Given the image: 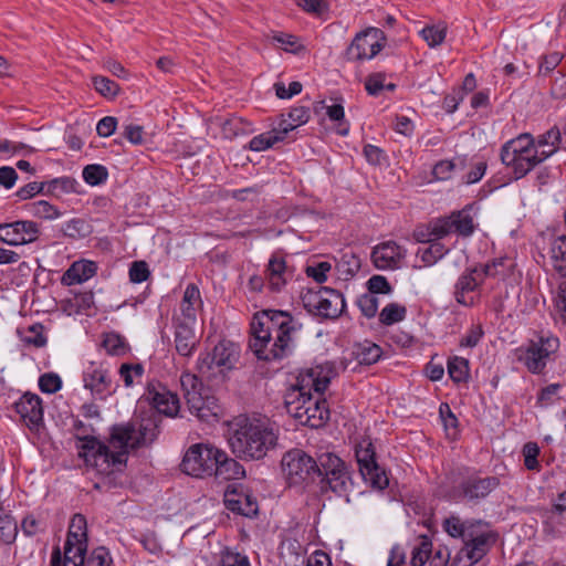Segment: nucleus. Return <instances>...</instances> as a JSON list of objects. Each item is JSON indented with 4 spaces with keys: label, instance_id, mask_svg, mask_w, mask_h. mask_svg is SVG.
<instances>
[{
    "label": "nucleus",
    "instance_id": "f257e3e1",
    "mask_svg": "<svg viewBox=\"0 0 566 566\" xmlns=\"http://www.w3.org/2000/svg\"><path fill=\"white\" fill-rule=\"evenodd\" d=\"M302 333L298 316L287 311L263 310L253 316L249 346L259 359L282 360L292 355Z\"/></svg>",
    "mask_w": 566,
    "mask_h": 566
},
{
    "label": "nucleus",
    "instance_id": "f03ea898",
    "mask_svg": "<svg viewBox=\"0 0 566 566\" xmlns=\"http://www.w3.org/2000/svg\"><path fill=\"white\" fill-rule=\"evenodd\" d=\"M329 385L328 377H319L313 369L292 386L284 395L287 413L300 424L313 429L324 427L329 420L331 411L323 397Z\"/></svg>",
    "mask_w": 566,
    "mask_h": 566
},
{
    "label": "nucleus",
    "instance_id": "7ed1b4c3",
    "mask_svg": "<svg viewBox=\"0 0 566 566\" xmlns=\"http://www.w3.org/2000/svg\"><path fill=\"white\" fill-rule=\"evenodd\" d=\"M277 432L266 419L235 417L229 423L228 442L235 457L260 460L277 444Z\"/></svg>",
    "mask_w": 566,
    "mask_h": 566
},
{
    "label": "nucleus",
    "instance_id": "20e7f679",
    "mask_svg": "<svg viewBox=\"0 0 566 566\" xmlns=\"http://www.w3.org/2000/svg\"><path fill=\"white\" fill-rule=\"evenodd\" d=\"M161 417L151 409L139 408L130 421L114 424L111 429L109 446L138 450L149 447L157 439Z\"/></svg>",
    "mask_w": 566,
    "mask_h": 566
},
{
    "label": "nucleus",
    "instance_id": "39448f33",
    "mask_svg": "<svg viewBox=\"0 0 566 566\" xmlns=\"http://www.w3.org/2000/svg\"><path fill=\"white\" fill-rule=\"evenodd\" d=\"M500 486L496 475H482L475 469L464 468L459 471L449 490V497L454 502L478 505Z\"/></svg>",
    "mask_w": 566,
    "mask_h": 566
},
{
    "label": "nucleus",
    "instance_id": "423d86ee",
    "mask_svg": "<svg viewBox=\"0 0 566 566\" xmlns=\"http://www.w3.org/2000/svg\"><path fill=\"white\" fill-rule=\"evenodd\" d=\"M76 448L85 465L99 474H111L115 468L125 465L127 462V448H116V451H112L109 446L98 439L86 440L84 444H76Z\"/></svg>",
    "mask_w": 566,
    "mask_h": 566
},
{
    "label": "nucleus",
    "instance_id": "0eeeda50",
    "mask_svg": "<svg viewBox=\"0 0 566 566\" xmlns=\"http://www.w3.org/2000/svg\"><path fill=\"white\" fill-rule=\"evenodd\" d=\"M282 471L290 486L306 489L321 476L317 461L302 449L287 451L281 461Z\"/></svg>",
    "mask_w": 566,
    "mask_h": 566
},
{
    "label": "nucleus",
    "instance_id": "6e6552de",
    "mask_svg": "<svg viewBox=\"0 0 566 566\" xmlns=\"http://www.w3.org/2000/svg\"><path fill=\"white\" fill-rule=\"evenodd\" d=\"M302 302L310 313L326 319L338 318L346 307L343 294L331 287L308 289L302 294Z\"/></svg>",
    "mask_w": 566,
    "mask_h": 566
},
{
    "label": "nucleus",
    "instance_id": "1a4fd4ad",
    "mask_svg": "<svg viewBox=\"0 0 566 566\" xmlns=\"http://www.w3.org/2000/svg\"><path fill=\"white\" fill-rule=\"evenodd\" d=\"M559 339L554 336H539L538 340H530L515 349L514 354L520 363L532 374H542L546 368L552 354L557 352Z\"/></svg>",
    "mask_w": 566,
    "mask_h": 566
},
{
    "label": "nucleus",
    "instance_id": "9d476101",
    "mask_svg": "<svg viewBox=\"0 0 566 566\" xmlns=\"http://www.w3.org/2000/svg\"><path fill=\"white\" fill-rule=\"evenodd\" d=\"M219 450L206 443L190 446L180 463L181 471L195 478L211 476L213 465L219 459Z\"/></svg>",
    "mask_w": 566,
    "mask_h": 566
},
{
    "label": "nucleus",
    "instance_id": "9b49d317",
    "mask_svg": "<svg viewBox=\"0 0 566 566\" xmlns=\"http://www.w3.org/2000/svg\"><path fill=\"white\" fill-rule=\"evenodd\" d=\"M386 42L382 30L369 27L355 35L345 51V57L352 62L371 60L385 48Z\"/></svg>",
    "mask_w": 566,
    "mask_h": 566
},
{
    "label": "nucleus",
    "instance_id": "f8f14e48",
    "mask_svg": "<svg viewBox=\"0 0 566 566\" xmlns=\"http://www.w3.org/2000/svg\"><path fill=\"white\" fill-rule=\"evenodd\" d=\"M239 357V346L231 340L222 339L213 347L211 353L198 358L197 367L202 375L210 376L214 374V368L219 373H224L234 368Z\"/></svg>",
    "mask_w": 566,
    "mask_h": 566
},
{
    "label": "nucleus",
    "instance_id": "ddd939ff",
    "mask_svg": "<svg viewBox=\"0 0 566 566\" xmlns=\"http://www.w3.org/2000/svg\"><path fill=\"white\" fill-rule=\"evenodd\" d=\"M355 455L365 482L378 490H384L389 485L385 469L376 461L375 447L370 440L364 439L360 441L355 448Z\"/></svg>",
    "mask_w": 566,
    "mask_h": 566
},
{
    "label": "nucleus",
    "instance_id": "4468645a",
    "mask_svg": "<svg viewBox=\"0 0 566 566\" xmlns=\"http://www.w3.org/2000/svg\"><path fill=\"white\" fill-rule=\"evenodd\" d=\"M142 400L146 401L158 416L174 418L180 410V400L176 392L158 380L147 382Z\"/></svg>",
    "mask_w": 566,
    "mask_h": 566
},
{
    "label": "nucleus",
    "instance_id": "2eb2a0df",
    "mask_svg": "<svg viewBox=\"0 0 566 566\" xmlns=\"http://www.w3.org/2000/svg\"><path fill=\"white\" fill-rule=\"evenodd\" d=\"M40 234V226L32 220L0 223V241L11 247L33 243Z\"/></svg>",
    "mask_w": 566,
    "mask_h": 566
},
{
    "label": "nucleus",
    "instance_id": "dca6fc26",
    "mask_svg": "<svg viewBox=\"0 0 566 566\" xmlns=\"http://www.w3.org/2000/svg\"><path fill=\"white\" fill-rule=\"evenodd\" d=\"M83 384L98 399H105L114 392L111 371L103 363L87 364L83 370Z\"/></svg>",
    "mask_w": 566,
    "mask_h": 566
},
{
    "label": "nucleus",
    "instance_id": "f3484780",
    "mask_svg": "<svg viewBox=\"0 0 566 566\" xmlns=\"http://www.w3.org/2000/svg\"><path fill=\"white\" fill-rule=\"evenodd\" d=\"M223 502L229 511L245 517H254L259 513L256 499L242 484H229Z\"/></svg>",
    "mask_w": 566,
    "mask_h": 566
},
{
    "label": "nucleus",
    "instance_id": "a211bd4d",
    "mask_svg": "<svg viewBox=\"0 0 566 566\" xmlns=\"http://www.w3.org/2000/svg\"><path fill=\"white\" fill-rule=\"evenodd\" d=\"M485 275L478 266L465 270L454 285V298L460 305L472 307L476 303L472 295L484 282Z\"/></svg>",
    "mask_w": 566,
    "mask_h": 566
},
{
    "label": "nucleus",
    "instance_id": "6ab92c4d",
    "mask_svg": "<svg viewBox=\"0 0 566 566\" xmlns=\"http://www.w3.org/2000/svg\"><path fill=\"white\" fill-rule=\"evenodd\" d=\"M496 535L493 532L481 533L473 528V534L468 535L463 542L462 548L458 553V558L465 557L468 564L463 566H471L481 560L488 553L490 543H494Z\"/></svg>",
    "mask_w": 566,
    "mask_h": 566
},
{
    "label": "nucleus",
    "instance_id": "aec40b11",
    "mask_svg": "<svg viewBox=\"0 0 566 566\" xmlns=\"http://www.w3.org/2000/svg\"><path fill=\"white\" fill-rule=\"evenodd\" d=\"M405 252L395 241H386L373 249L371 260L379 270H396L400 268Z\"/></svg>",
    "mask_w": 566,
    "mask_h": 566
},
{
    "label": "nucleus",
    "instance_id": "412c9836",
    "mask_svg": "<svg viewBox=\"0 0 566 566\" xmlns=\"http://www.w3.org/2000/svg\"><path fill=\"white\" fill-rule=\"evenodd\" d=\"M316 483L321 493L331 491L338 496L347 495L353 485L347 465H343V468H338L333 472L321 474V476H317Z\"/></svg>",
    "mask_w": 566,
    "mask_h": 566
},
{
    "label": "nucleus",
    "instance_id": "4be33fe9",
    "mask_svg": "<svg viewBox=\"0 0 566 566\" xmlns=\"http://www.w3.org/2000/svg\"><path fill=\"white\" fill-rule=\"evenodd\" d=\"M14 409L30 429L38 428L43 421L42 400L35 394H24L14 403Z\"/></svg>",
    "mask_w": 566,
    "mask_h": 566
},
{
    "label": "nucleus",
    "instance_id": "5701e85b",
    "mask_svg": "<svg viewBox=\"0 0 566 566\" xmlns=\"http://www.w3.org/2000/svg\"><path fill=\"white\" fill-rule=\"evenodd\" d=\"M291 277L285 258L274 252L265 269V280L271 292L279 293L286 285L287 280Z\"/></svg>",
    "mask_w": 566,
    "mask_h": 566
},
{
    "label": "nucleus",
    "instance_id": "b1692460",
    "mask_svg": "<svg viewBox=\"0 0 566 566\" xmlns=\"http://www.w3.org/2000/svg\"><path fill=\"white\" fill-rule=\"evenodd\" d=\"M55 552L59 553L60 563L62 566H84L87 543L78 542L76 535L66 536L63 553L59 546L53 547L51 558H53Z\"/></svg>",
    "mask_w": 566,
    "mask_h": 566
},
{
    "label": "nucleus",
    "instance_id": "393cba45",
    "mask_svg": "<svg viewBox=\"0 0 566 566\" xmlns=\"http://www.w3.org/2000/svg\"><path fill=\"white\" fill-rule=\"evenodd\" d=\"M175 326V347L177 353L184 357H190L199 344V337L196 334V325L174 322Z\"/></svg>",
    "mask_w": 566,
    "mask_h": 566
},
{
    "label": "nucleus",
    "instance_id": "a878e982",
    "mask_svg": "<svg viewBox=\"0 0 566 566\" xmlns=\"http://www.w3.org/2000/svg\"><path fill=\"white\" fill-rule=\"evenodd\" d=\"M538 148L535 147V140L531 134H521L518 137L506 142L501 148V160H511V156L537 155Z\"/></svg>",
    "mask_w": 566,
    "mask_h": 566
},
{
    "label": "nucleus",
    "instance_id": "bb28decb",
    "mask_svg": "<svg viewBox=\"0 0 566 566\" xmlns=\"http://www.w3.org/2000/svg\"><path fill=\"white\" fill-rule=\"evenodd\" d=\"M218 458L212 469V475H214L216 479L230 481L244 478L245 470L235 459L229 458L222 450H219Z\"/></svg>",
    "mask_w": 566,
    "mask_h": 566
},
{
    "label": "nucleus",
    "instance_id": "cd10ccee",
    "mask_svg": "<svg viewBox=\"0 0 566 566\" xmlns=\"http://www.w3.org/2000/svg\"><path fill=\"white\" fill-rule=\"evenodd\" d=\"M191 413H195L200 420L210 421L217 419L220 413V407L214 396L209 395L206 389L199 398L191 399V405L188 406Z\"/></svg>",
    "mask_w": 566,
    "mask_h": 566
},
{
    "label": "nucleus",
    "instance_id": "c85d7f7f",
    "mask_svg": "<svg viewBox=\"0 0 566 566\" xmlns=\"http://www.w3.org/2000/svg\"><path fill=\"white\" fill-rule=\"evenodd\" d=\"M482 525L483 521L481 520L462 521L457 515H451L447 517L442 523V527L449 536L453 538H461L463 542L465 541L468 535L473 534V528L480 527Z\"/></svg>",
    "mask_w": 566,
    "mask_h": 566
},
{
    "label": "nucleus",
    "instance_id": "c756f323",
    "mask_svg": "<svg viewBox=\"0 0 566 566\" xmlns=\"http://www.w3.org/2000/svg\"><path fill=\"white\" fill-rule=\"evenodd\" d=\"M97 265L93 261H76L63 274L62 281L67 285L80 284L95 275Z\"/></svg>",
    "mask_w": 566,
    "mask_h": 566
},
{
    "label": "nucleus",
    "instance_id": "7c9ffc66",
    "mask_svg": "<svg viewBox=\"0 0 566 566\" xmlns=\"http://www.w3.org/2000/svg\"><path fill=\"white\" fill-rule=\"evenodd\" d=\"M562 144V134L557 126H553L544 134L537 136L535 147L538 148L539 159H547L553 156Z\"/></svg>",
    "mask_w": 566,
    "mask_h": 566
},
{
    "label": "nucleus",
    "instance_id": "2f4dec72",
    "mask_svg": "<svg viewBox=\"0 0 566 566\" xmlns=\"http://www.w3.org/2000/svg\"><path fill=\"white\" fill-rule=\"evenodd\" d=\"M322 109H326V115L329 120L336 123V133L340 136H346L349 133V122L345 119L344 106L340 103H334L332 105H325L324 101L316 102L314 104V112L319 113Z\"/></svg>",
    "mask_w": 566,
    "mask_h": 566
},
{
    "label": "nucleus",
    "instance_id": "473e14b6",
    "mask_svg": "<svg viewBox=\"0 0 566 566\" xmlns=\"http://www.w3.org/2000/svg\"><path fill=\"white\" fill-rule=\"evenodd\" d=\"M549 258L554 271L566 279V232L555 237L549 243Z\"/></svg>",
    "mask_w": 566,
    "mask_h": 566
},
{
    "label": "nucleus",
    "instance_id": "72a5a7b5",
    "mask_svg": "<svg viewBox=\"0 0 566 566\" xmlns=\"http://www.w3.org/2000/svg\"><path fill=\"white\" fill-rule=\"evenodd\" d=\"M512 161L510 160H501L505 166L512 167L514 179H521L526 176L536 165L544 161L539 159V155H531V156H511Z\"/></svg>",
    "mask_w": 566,
    "mask_h": 566
},
{
    "label": "nucleus",
    "instance_id": "f704fd0d",
    "mask_svg": "<svg viewBox=\"0 0 566 566\" xmlns=\"http://www.w3.org/2000/svg\"><path fill=\"white\" fill-rule=\"evenodd\" d=\"M448 374L455 384L468 382L470 379L469 359L460 356H451L447 363Z\"/></svg>",
    "mask_w": 566,
    "mask_h": 566
},
{
    "label": "nucleus",
    "instance_id": "c9c22d12",
    "mask_svg": "<svg viewBox=\"0 0 566 566\" xmlns=\"http://www.w3.org/2000/svg\"><path fill=\"white\" fill-rule=\"evenodd\" d=\"M515 268L514 261L509 256H501L493 259L491 262L484 264L481 270L486 276H501L506 277L513 273Z\"/></svg>",
    "mask_w": 566,
    "mask_h": 566
},
{
    "label": "nucleus",
    "instance_id": "e433bc0d",
    "mask_svg": "<svg viewBox=\"0 0 566 566\" xmlns=\"http://www.w3.org/2000/svg\"><path fill=\"white\" fill-rule=\"evenodd\" d=\"M449 218L453 232L462 237H469L474 232L473 218L467 208L453 211Z\"/></svg>",
    "mask_w": 566,
    "mask_h": 566
},
{
    "label": "nucleus",
    "instance_id": "4c0bfd02",
    "mask_svg": "<svg viewBox=\"0 0 566 566\" xmlns=\"http://www.w3.org/2000/svg\"><path fill=\"white\" fill-rule=\"evenodd\" d=\"M252 132V123L239 116H231L222 124V134L230 139L251 134Z\"/></svg>",
    "mask_w": 566,
    "mask_h": 566
},
{
    "label": "nucleus",
    "instance_id": "58836bf2",
    "mask_svg": "<svg viewBox=\"0 0 566 566\" xmlns=\"http://www.w3.org/2000/svg\"><path fill=\"white\" fill-rule=\"evenodd\" d=\"M354 354L360 365H373L381 358L382 349L377 344L366 340L356 346Z\"/></svg>",
    "mask_w": 566,
    "mask_h": 566
},
{
    "label": "nucleus",
    "instance_id": "ea45409f",
    "mask_svg": "<svg viewBox=\"0 0 566 566\" xmlns=\"http://www.w3.org/2000/svg\"><path fill=\"white\" fill-rule=\"evenodd\" d=\"M180 384L188 406L191 405L192 396L193 398H199L206 390L202 381L191 373H182Z\"/></svg>",
    "mask_w": 566,
    "mask_h": 566
},
{
    "label": "nucleus",
    "instance_id": "a19ab883",
    "mask_svg": "<svg viewBox=\"0 0 566 566\" xmlns=\"http://www.w3.org/2000/svg\"><path fill=\"white\" fill-rule=\"evenodd\" d=\"M19 528L15 520L0 506V541L7 545L14 543Z\"/></svg>",
    "mask_w": 566,
    "mask_h": 566
},
{
    "label": "nucleus",
    "instance_id": "79ce46f5",
    "mask_svg": "<svg viewBox=\"0 0 566 566\" xmlns=\"http://www.w3.org/2000/svg\"><path fill=\"white\" fill-rule=\"evenodd\" d=\"M407 308L399 303L387 304L379 313V322L385 326H390L406 318Z\"/></svg>",
    "mask_w": 566,
    "mask_h": 566
},
{
    "label": "nucleus",
    "instance_id": "37998d69",
    "mask_svg": "<svg viewBox=\"0 0 566 566\" xmlns=\"http://www.w3.org/2000/svg\"><path fill=\"white\" fill-rule=\"evenodd\" d=\"M64 235L71 239H80L88 237L92 231V224L82 218H74L67 221L63 228Z\"/></svg>",
    "mask_w": 566,
    "mask_h": 566
},
{
    "label": "nucleus",
    "instance_id": "c03bdc74",
    "mask_svg": "<svg viewBox=\"0 0 566 566\" xmlns=\"http://www.w3.org/2000/svg\"><path fill=\"white\" fill-rule=\"evenodd\" d=\"M448 248L438 240H432L426 248H420L417 252L420 255L423 263L427 265L434 264L444 254H447Z\"/></svg>",
    "mask_w": 566,
    "mask_h": 566
},
{
    "label": "nucleus",
    "instance_id": "a18cd8bd",
    "mask_svg": "<svg viewBox=\"0 0 566 566\" xmlns=\"http://www.w3.org/2000/svg\"><path fill=\"white\" fill-rule=\"evenodd\" d=\"M20 527L24 536L33 537L45 533L48 525L44 518L30 513L22 518Z\"/></svg>",
    "mask_w": 566,
    "mask_h": 566
},
{
    "label": "nucleus",
    "instance_id": "49530a36",
    "mask_svg": "<svg viewBox=\"0 0 566 566\" xmlns=\"http://www.w3.org/2000/svg\"><path fill=\"white\" fill-rule=\"evenodd\" d=\"M102 346L112 356L125 355L128 349L125 338L116 333L105 334Z\"/></svg>",
    "mask_w": 566,
    "mask_h": 566
},
{
    "label": "nucleus",
    "instance_id": "de8ad7c7",
    "mask_svg": "<svg viewBox=\"0 0 566 566\" xmlns=\"http://www.w3.org/2000/svg\"><path fill=\"white\" fill-rule=\"evenodd\" d=\"M82 176L86 184L97 186L107 180L108 170L103 165L92 164L84 167Z\"/></svg>",
    "mask_w": 566,
    "mask_h": 566
},
{
    "label": "nucleus",
    "instance_id": "09e8293b",
    "mask_svg": "<svg viewBox=\"0 0 566 566\" xmlns=\"http://www.w3.org/2000/svg\"><path fill=\"white\" fill-rule=\"evenodd\" d=\"M420 35L430 48H434L444 41L447 27L444 24L427 25L420 31Z\"/></svg>",
    "mask_w": 566,
    "mask_h": 566
},
{
    "label": "nucleus",
    "instance_id": "8fccbe9b",
    "mask_svg": "<svg viewBox=\"0 0 566 566\" xmlns=\"http://www.w3.org/2000/svg\"><path fill=\"white\" fill-rule=\"evenodd\" d=\"M92 83L94 88L106 98H115L120 90L115 81L102 75L94 76Z\"/></svg>",
    "mask_w": 566,
    "mask_h": 566
},
{
    "label": "nucleus",
    "instance_id": "3c124183",
    "mask_svg": "<svg viewBox=\"0 0 566 566\" xmlns=\"http://www.w3.org/2000/svg\"><path fill=\"white\" fill-rule=\"evenodd\" d=\"M432 553V543L427 536L421 537V542L412 549L411 566H423L429 563Z\"/></svg>",
    "mask_w": 566,
    "mask_h": 566
},
{
    "label": "nucleus",
    "instance_id": "603ef678",
    "mask_svg": "<svg viewBox=\"0 0 566 566\" xmlns=\"http://www.w3.org/2000/svg\"><path fill=\"white\" fill-rule=\"evenodd\" d=\"M31 212L34 217L45 220H54L62 216L59 208L46 200H39L31 203Z\"/></svg>",
    "mask_w": 566,
    "mask_h": 566
},
{
    "label": "nucleus",
    "instance_id": "864d4df0",
    "mask_svg": "<svg viewBox=\"0 0 566 566\" xmlns=\"http://www.w3.org/2000/svg\"><path fill=\"white\" fill-rule=\"evenodd\" d=\"M465 166V159L459 158L458 163L453 160H440L437 163L432 169V175L438 180H448L451 178L452 171L460 167L463 169Z\"/></svg>",
    "mask_w": 566,
    "mask_h": 566
},
{
    "label": "nucleus",
    "instance_id": "5fc2aeb1",
    "mask_svg": "<svg viewBox=\"0 0 566 566\" xmlns=\"http://www.w3.org/2000/svg\"><path fill=\"white\" fill-rule=\"evenodd\" d=\"M77 181L71 177L54 178L46 182V193L56 195L57 192H75Z\"/></svg>",
    "mask_w": 566,
    "mask_h": 566
},
{
    "label": "nucleus",
    "instance_id": "6e6d98bb",
    "mask_svg": "<svg viewBox=\"0 0 566 566\" xmlns=\"http://www.w3.org/2000/svg\"><path fill=\"white\" fill-rule=\"evenodd\" d=\"M113 558L108 548L105 546H98L94 548L90 555L85 558L84 566H112Z\"/></svg>",
    "mask_w": 566,
    "mask_h": 566
},
{
    "label": "nucleus",
    "instance_id": "4d7b16f0",
    "mask_svg": "<svg viewBox=\"0 0 566 566\" xmlns=\"http://www.w3.org/2000/svg\"><path fill=\"white\" fill-rule=\"evenodd\" d=\"M281 140H283V136L274 135L273 132L263 133L250 140L249 148L253 151H263Z\"/></svg>",
    "mask_w": 566,
    "mask_h": 566
},
{
    "label": "nucleus",
    "instance_id": "13d9d810",
    "mask_svg": "<svg viewBox=\"0 0 566 566\" xmlns=\"http://www.w3.org/2000/svg\"><path fill=\"white\" fill-rule=\"evenodd\" d=\"M316 461L318 464L319 473L322 475L323 473L333 472L336 469L346 465V463L337 454L333 452L322 453Z\"/></svg>",
    "mask_w": 566,
    "mask_h": 566
},
{
    "label": "nucleus",
    "instance_id": "bf43d9fd",
    "mask_svg": "<svg viewBox=\"0 0 566 566\" xmlns=\"http://www.w3.org/2000/svg\"><path fill=\"white\" fill-rule=\"evenodd\" d=\"M524 465L527 470L539 471L541 465L537 460L539 455V447L536 442H527L523 447Z\"/></svg>",
    "mask_w": 566,
    "mask_h": 566
},
{
    "label": "nucleus",
    "instance_id": "052dcab7",
    "mask_svg": "<svg viewBox=\"0 0 566 566\" xmlns=\"http://www.w3.org/2000/svg\"><path fill=\"white\" fill-rule=\"evenodd\" d=\"M119 376L123 379L126 387H132L134 378H142L144 375V367L142 364H122L119 367Z\"/></svg>",
    "mask_w": 566,
    "mask_h": 566
},
{
    "label": "nucleus",
    "instance_id": "680f3d73",
    "mask_svg": "<svg viewBox=\"0 0 566 566\" xmlns=\"http://www.w3.org/2000/svg\"><path fill=\"white\" fill-rule=\"evenodd\" d=\"M76 535L78 542L87 543L86 518L83 514H74L66 536Z\"/></svg>",
    "mask_w": 566,
    "mask_h": 566
},
{
    "label": "nucleus",
    "instance_id": "e2e57ef3",
    "mask_svg": "<svg viewBox=\"0 0 566 566\" xmlns=\"http://www.w3.org/2000/svg\"><path fill=\"white\" fill-rule=\"evenodd\" d=\"M272 39L287 52L298 53L304 50V46L300 43V39L293 34L277 33L274 34Z\"/></svg>",
    "mask_w": 566,
    "mask_h": 566
},
{
    "label": "nucleus",
    "instance_id": "0e129e2a",
    "mask_svg": "<svg viewBox=\"0 0 566 566\" xmlns=\"http://www.w3.org/2000/svg\"><path fill=\"white\" fill-rule=\"evenodd\" d=\"M378 297L369 293H365L357 298V305L363 315L373 318L378 312Z\"/></svg>",
    "mask_w": 566,
    "mask_h": 566
},
{
    "label": "nucleus",
    "instance_id": "69168bd1",
    "mask_svg": "<svg viewBox=\"0 0 566 566\" xmlns=\"http://www.w3.org/2000/svg\"><path fill=\"white\" fill-rule=\"evenodd\" d=\"M368 293L371 295L376 294H390L392 286L388 280L382 275H373L367 281Z\"/></svg>",
    "mask_w": 566,
    "mask_h": 566
},
{
    "label": "nucleus",
    "instance_id": "338daca9",
    "mask_svg": "<svg viewBox=\"0 0 566 566\" xmlns=\"http://www.w3.org/2000/svg\"><path fill=\"white\" fill-rule=\"evenodd\" d=\"M62 387V380L59 375L46 373L39 378V388L42 392L54 394Z\"/></svg>",
    "mask_w": 566,
    "mask_h": 566
},
{
    "label": "nucleus",
    "instance_id": "774afa93",
    "mask_svg": "<svg viewBox=\"0 0 566 566\" xmlns=\"http://www.w3.org/2000/svg\"><path fill=\"white\" fill-rule=\"evenodd\" d=\"M331 269L332 265L329 262L322 261L314 265H307L305 273L308 277H312L315 282L322 284L327 280V273Z\"/></svg>",
    "mask_w": 566,
    "mask_h": 566
}]
</instances>
